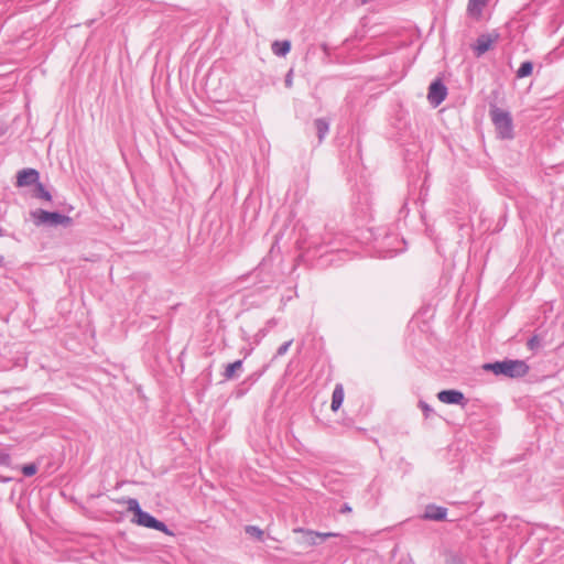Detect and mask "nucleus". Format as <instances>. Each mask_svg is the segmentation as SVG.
I'll return each mask as SVG.
<instances>
[{
  "instance_id": "obj_19",
  "label": "nucleus",
  "mask_w": 564,
  "mask_h": 564,
  "mask_svg": "<svg viewBox=\"0 0 564 564\" xmlns=\"http://www.w3.org/2000/svg\"><path fill=\"white\" fill-rule=\"evenodd\" d=\"M265 369L254 371L250 373L242 382L241 386H247L250 389L264 373Z\"/></svg>"
},
{
  "instance_id": "obj_9",
  "label": "nucleus",
  "mask_w": 564,
  "mask_h": 564,
  "mask_svg": "<svg viewBox=\"0 0 564 564\" xmlns=\"http://www.w3.org/2000/svg\"><path fill=\"white\" fill-rule=\"evenodd\" d=\"M40 180V173L35 169H23L18 172L17 185L19 187L37 185Z\"/></svg>"
},
{
  "instance_id": "obj_4",
  "label": "nucleus",
  "mask_w": 564,
  "mask_h": 564,
  "mask_svg": "<svg viewBox=\"0 0 564 564\" xmlns=\"http://www.w3.org/2000/svg\"><path fill=\"white\" fill-rule=\"evenodd\" d=\"M340 237L339 235H335L328 227L325 228L324 235L321 237V240L317 241L312 239L308 242L307 249H315L316 251H322L325 248V252H334L340 250Z\"/></svg>"
},
{
  "instance_id": "obj_30",
  "label": "nucleus",
  "mask_w": 564,
  "mask_h": 564,
  "mask_svg": "<svg viewBox=\"0 0 564 564\" xmlns=\"http://www.w3.org/2000/svg\"><path fill=\"white\" fill-rule=\"evenodd\" d=\"M351 512V507L348 503H344L340 508V513Z\"/></svg>"
},
{
  "instance_id": "obj_29",
  "label": "nucleus",
  "mask_w": 564,
  "mask_h": 564,
  "mask_svg": "<svg viewBox=\"0 0 564 564\" xmlns=\"http://www.w3.org/2000/svg\"><path fill=\"white\" fill-rule=\"evenodd\" d=\"M249 389H247V386H239V389L237 390V397H242L243 394H246V392L248 391Z\"/></svg>"
},
{
  "instance_id": "obj_32",
  "label": "nucleus",
  "mask_w": 564,
  "mask_h": 564,
  "mask_svg": "<svg viewBox=\"0 0 564 564\" xmlns=\"http://www.w3.org/2000/svg\"><path fill=\"white\" fill-rule=\"evenodd\" d=\"M3 261H4V257L0 256V265L3 263Z\"/></svg>"
},
{
  "instance_id": "obj_24",
  "label": "nucleus",
  "mask_w": 564,
  "mask_h": 564,
  "mask_svg": "<svg viewBox=\"0 0 564 564\" xmlns=\"http://www.w3.org/2000/svg\"><path fill=\"white\" fill-rule=\"evenodd\" d=\"M37 467L34 464L23 466L22 473L26 477H31L36 474Z\"/></svg>"
},
{
  "instance_id": "obj_14",
  "label": "nucleus",
  "mask_w": 564,
  "mask_h": 564,
  "mask_svg": "<svg viewBox=\"0 0 564 564\" xmlns=\"http://www.w3.org/2000/svg\"><path fill=\"white\" fill-rule=\"evenodd\" d=\"M271 50L274 55L283 57L291 51V42L289 40L274 41L271 44Z\"/></svg>"
},
{
  "instance_id": "obj_20",
  "label": "nucleus",
  "mask_w": 564,
  "mask_h": 564,
  "mask_svg": "<svg viewBox=\"0 0 564 564\" xmlns=\"http://www.w3.org/2000/svg\"><path fill=\"white\" fill-rule=\"evenodd\" d=\"M245 531H246L247 534H249L250 536H253L258 541H262L263 540V534H264L263 530H261L257 525H247L245 528Z\"/></svg>"
},
{
  "instance_id": "obj_13",
  "label": "nucleus",
  "mask_w": 564,
  "mask_h": 564,
  "mask_svg": "<svg viewBox=\"0 0 564 564\" xmlns=\"http://www.w3.org/2000/svg\"><path fill=\"white\" fill-rule=\"evenodd\" d=\"M243 361L241 359L236 360L231 364H228L225 367V370L223 372V377L225 380H232L237 377V372L242 370Z\"/></svg>"
},
{
  "instance_id": "obj_11",
  "label": "nucleus",
  "mask_w": 564,
  "mask_h": 564,
  "mask_svg": "<svg viewBox=\"0 0 564 564\" xmlns=\"http://www.w3.org/2000/svg\"><path fill=\"white\" fill-rule=\"evenodd\" d=\"M446 508L431 503L425 507L423 519L431 521H444L446 520Z\"/></svg>"
},
{
  "instance_id": "obj_23",
  "label": "nucleus",
  "mask_w": 564,
  "mask_h": 564,
  "mask_svg": "<svg viewBox=\"0 0 564 564\" xmlns=\"http://www.w3.org/2000/svg\"><path fill=\"white\" fill-rule=\"evenodd\" d=\"M419 408L422 410L424 416L429 419L431 415L434 414V410L431 405H429L425 401L420 400L419 401Z\"/></svg>"
},
{
  "instance_id": "obj_27",
  "label": "nucleus",
  "mask_w": 564,
  "mask_h": 564,
  "mask_svg": "<svg viewBox=\"0 0 564 564\" xmlns=\"http://www.w3.org/2000/svg\"><path fill=\"white\" fill-rule=\"evenodd\" d=\"M540 345L538 336H533L528 340V347L533 350Z\"/></svg>"
},
{
  "instance_id": "obj_6",
  "label": "nucleus",
  "mask_w": 564,
  "mask_h": 564,
  "mask_svg": "<svg viewBox=\"0 0 564 564\" xmlns=\"http://www.w3.org/2000/svg\"><path fill=\"white\" fill-rule=\"evenodd\" d=\"M132 521L140 527L154 529V530L163 532L167 535H173V532L169 529V527L164 522L158 520L156 518H154L152 514H150L147 511L142 510L135 518H133Z\"/></svg>"
},
{
  "instance_id": "obj_16",
  "label": "nucleus",
  "mask_w": 564,
  "mask_h": 564,
  "mask_svg": "<svg viewBox=\"0 0 564 564\" xmlns=\"http://www.w3.org/2000/svg\"><path fill=\"white\" fill-rule=\"evenodd\" d=\"M314 127L317 132L318 142L322 143L329 131V121L325 118H317L314 121Z\"/></svg>"
},
{
  "instance_id": "obj_28",
  "label": "nucleus",
  "mask_w": 564,
  "mask_h": 564,
  "mask_svg": "<svg viewBox=\"0 0 564 564\" xmlns=\"http://www.w3.org/2000/svg\"><path fill=\"white\" fill-rule=\"evenodd\" d=\"M292 77H293V70L290 69L288 72V74L285 76V80H284L286 87H291L292 86Z\"/></svg>"
},
{
  "instance_id": "obj_22",
  "label": "nucleus",
  "mask_w": 564,
  "mask_h": 564,
  "mask_svg": "<svg viewBox=\"0 0 564 564\" xmlns=\"http://www.w3.org/2000/svg\"><path fill=\"white\" fill-rule=\"evenodd\" d=\"M487 0H469L468 1V11L470 12H480L481 9L486 6Z\"/></svg>"
},
{
  "instance_id": "obj_26",
  "label": "nucleus",
  "mask_w": 564,
  "mask_h": 564,
  "mask_svg": "<svg viewBox=\"0 0 564 564\" xmlns=\"http://www.w3.org/2000/svg\"><path fill=\"white\" fill-rule=\"evenodd\" d=\"M10 464V455L0 451V466H8Z\"/></svg>"
},
{
  "instance_id": "obj_5",
  "label": "nucleus",
  "mask_w": 564,
  "mask_h": 564,
  "mask_svg": "<svg viewBox=\"0 0 564 564\" xmlns=\"http://www.w3.org/2000/svg\"><path fill=\"white\" fill-rule=\"evenodd\" d=\"M372 235L375 241L377 242L376 248L381 252L380 257L389 258L398 253L399 249L397 248H389L387 250H383L386 246L390 247L393 241H398L397 236L390 235L386 232V230L383 229H377V231L373 232Z\"/></svg>"
},
{
  "instance_id": "obj_17",
  "label": "nucleus",
  "mask_w": 564,
  "mask_h": 564,
  "mask_svg": "<svg viewBox=\"0 0 564 564\" xmlns=\"http://www.w3.org/2000/svg\"><path fill=\"white\" fill-rule=\"evenodd\" d=\"M33 196L35 198L43 199L46 202L52 200L51 193L44 187V185L42 183H37V185L35 186Z\"/></svg>"
},
{
  "instance_id": "obj_25",
  "label": "nucleus",
  "mask_w": 564,
  "mask_h": 564,
  "mask_svg": "<svg viewBox=\"0 0 564 564\" xmlns=\"http://www.w3.org/2000/svg\"><path fill=\"white\" fill-rule=\"evenodd\" d=\"M293 340H289V341H285L276 350V354L275 356L279 357V356H283L288 352L289 348L291 347Z\"/></svg>"
},
{
  "instance_id": "obj_18",
  "label": "nucleus",
  "mask_w": 564,
  "mask_h": 564,
  "mask_svg": "<svg viewBox=\"0 0 564 564\" xmlns=\"http://www.w3.org/2000/svg\"><path fill=\"white\" fill-rule=\"evenodd\" d=\"M533 70V63L530 61H525L521 63L520 67L517 70V77L518 78H524L532 74Z\"/></svg>"
},
{
  "instance_id": "obj_15",
  "label": "nucleus",
  "mask_w": 564,
  "mask_h": 564,
  "mask_svg": "<svg viewBox=\"0 0 564 564\" xmlns=\"http://www.w3.org/2000/svg\"><path fill=\"white\" fill-rule=\"evenodd\" d=\"M344 397H345V393H344L343 386L336 384L334 388L333 394H332L330 409L333 411H337L343 405Z\"/></svg>"
},
{
  "instance_id": "obj_1",
  "label": "nucleus",
  "mask_w": 564,
  "mask_h": 564,
  "mask_svg": "<svg viewBox=\"0 0 564 564\" xmlns=\"http://www.w3.org/2000/svg\"><path fill=\"white\" fill-rule=\"evenodd\" d=\"M484 370L491 371L496 376L507 378H522L528 375L530 367L524 360L505 359L501 361L488 362L482 366Z\"/></svg>"
},
{
  "instance_id": "obj_2",
  "label": "nucleus",
  "mask_w": 564,
  "mask_h": 564,
  "mask_svg": "<svg viewBox=\"0 0 564 564\" xmlns=\"http://www.w3.org/2000/svg\"><path fill=\"white\" fill-rule=\"evenodd\" d=\"M489 116L500 139L509 140L513 138V121L509 111L491 104Z\"/></svg>"
},
{
  "instance_id": "obj_3",
  "label": "nucleus",
  "mask_w": 564,
  "mask_h": 564,
  "mask_svg": "<svg viewBox=\"0 0 564 564\" xmlns=\"http://www.w3.org/2000/svg\"><path fill=\"white\" fill-rule=\"evenodd\" d=\"M30 215L34 225L37 227H69L73 224V219L69 216L63 215L58 212H48L40 208L32 210Z\"/></svg>"
},
{
  "instance_id": "obj_33",
  "label": "nucleus",
  "mask_w": 564,
  "mask_h": 564,
  "mask_svg": "<svg viewBox=\"0 0 564 564\" xmlns=\"http://www.w3.org/2000/svg\"><path fill=\"white\" fill-rule=\"evenodd\" d=\"M262 333V336H265V329L260 330Z\"/></svg>"
},
{
  "instance_id": "obj_31",
  "label": "nucleus",
  "mask_w": 564,
  "mask_h": 564,
  "mask_svg": "<svg viewBox=\"0 0 564 564\" xmlns=\"http://www.w3.org/2000/svg\"><path fill=\"white\" fill-rule=\"evenodd\" d=\"M276 323H278V322H276V319H275V318H271V319H269V321L267 322V326H268V328H272V327H274V326L276 325Z\"/></svg>"
},
{
  "instance_id": "obj_10",
  "label": "nucleus",
  "mask_w": 564,
  "mask_h": 564,
  "mask_svg": "<svg viewBox=\"0 0 564 564\" xmlns=\"http://www.w3.org/2000/svg\"><path fill=\"white\" fill-rule=\"evenodd\" d=\"M437 399L445 404H464L465 402L464 393L455 389L440 391Z\"/></svg>"
},
{
  "instance_id": "obj_12",
  "label": "nucleus",
  "mask_w": 564,
  "mask_h": 564,
  "mask_svg": "<svg viewBox=\"0 0 564 564\" xmlns=\"http://www.w3.org/2000/svg\"><path fill=\"white\" fill-rule=\"evenodd\" d=\"M294 532H303V533H306L307 535V542L310 545H316L318 544V541L317 540H326L327 538H330V536H338L339 534L338 533H334V532H315V531H311V530H304L302 528H297L294 530Z\"/></svg>"
},
{
  "instance_id": "obj_34",
  "label": "nucleus",
  "mask_w": 564,
  "mask_h": 564,
  "mask_svg": "<svg viewBox=\"0 0 564 564\" xmlns=\"http://www.w3.org/2000/svg\"><path fill=\"white\" fill-rule=\"evenodd\" d=\"M1 236H3V230H2V229H0V237H1Z\"/></svg>"
},
{
  "instance_id": "obj_21",
  "label": "nucleus",
  "mask_w": 564,
  "mask_h": 564,
  "mask_svg": "<svg viewBox=\"0 0 564 564\" xmlns=\"http://www.w3.org/2000/svg\"><path fill=\"white\" fill-rule=\"evenodd\" d=\"M127 509H128V511L133 512V516H134L133 518H135L142 511L139 501L134 498L128 499Z\"/></svg>"
},
{
  "instance_id": "obj_8",
  "label": "nucleus",
  "mask_w": 564,
  "mask_h": 564,
  "mask_svg": "<svg viewBox=\"0 0 564 564\" xmlns=\"http://www.w3.org/2000/svg\"><path fill=\"white\" fill-rule=\"evenodd\" d=\"M446 96L447 88L440 79L431 83L429 87L427 99L432 106H440L445 100Z\"/></svg>"
},
{
  "instance_id": "obj_7",
  "label": "nucleus",
  "mask_w": 564,
  "mask_h": 564,
  "mask_svg": "<svg viewBox=\"0 0 564 564\" xmlns=\"http://www.w3.org/2000/svg\"><path fill=\"white\" fill-rule=\"evenodd\" d=\"M499 37L500 35L497 32L480 34L471 46L475 56H482L491 48L494 43L498 42Z\"/></svg>"
}]
</instances>
